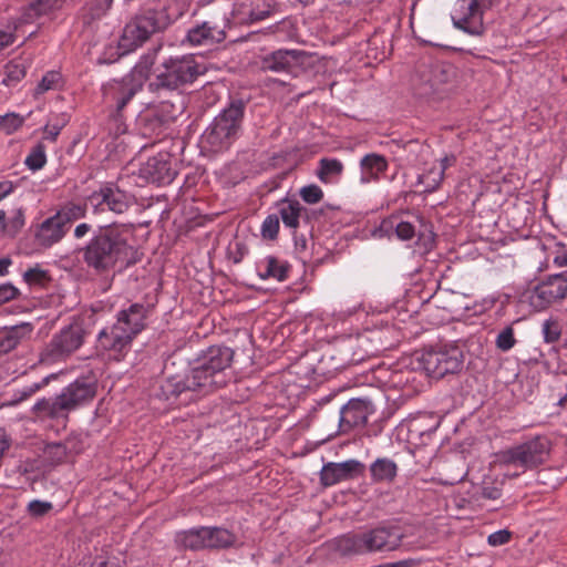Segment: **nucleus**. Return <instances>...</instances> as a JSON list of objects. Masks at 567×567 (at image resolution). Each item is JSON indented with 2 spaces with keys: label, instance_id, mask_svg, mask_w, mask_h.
Instances as JSON below:
<instances>
[{
  "label": "nucleus",
  "instance_id": "f257e3e1",
  "mask_svg": "<svg viewBox=\"0 0 567 567\" xmlns=\"http://www.w3.org/2000/svg\"><path fill=\"white\" fill-rule=\"evenodd\" d=\"M127 226L123 224H109L99 226L90 240L79 249L82 261L94 275L107 277L118 262L126 265L135 260L127 259L133 247L128 244Z\"/></svg>",
  "mask_w": 567,
  "mask_h": 567
},
{
  "label": "nucleus",
  "instance_id": "f03ea898",
  "mask_svg": "<svg viewBox=\"0 0 567 567\" xmlns=\"http://www.w3.org/2000/svg\"><path fill=\"white\" fill-rule=\"evenodd\" d=\"M404 538L396 525H380L360 533H348L333 540L334 550L342 556L393 551Z\"/></svg>",
  "mask_w": 567,
  "mask_h": 567
},
{
  "label": "nucleus",
  "instance_id": "7ed1b4c3",
  "mask_svg": "<svg viewBox=\"0 0 567 567\" xmlns=\"http://www.w3.org/2000/svg\"><path fill=\"white\" fill-rule=\"evenodd\" d=\"M202 73L192 54L169 56L157 66L147 89L157 100H165L169 94H178L182 86L193 83Z\"/></svg>",
  "mask_w": 567,
  "mask_h": 567
},
{
  "label": "nucleus",
  "instance_id": "20e7f679",
  "mask_svg": "<svg viewBox=\"0 0 567 567\" xmlns=\"http://www.w3.org/2000/svg\"><path fill=\"white\" fill-rule=\"evenodd\" d=\"M95 394V382L87 378H79L64 388L61 394L53 400L42 399L38 401L33 410L51 419L66 417L71 411L91 402Z\"/></svg>",
  "mask_w": 567,
  "mask_h": 567
},
{
  "label": "nucleus",
  "instance_id": "39448f33",
  "mask_svg": "<svg viewBox=\"0 0 567 567\" xmlns=\"http://www.w3.org/2000/svg\"><path fill=\"white\" fill-rule=\"evenodd\" d=\"M549 440L545 436H535L498 452L496 461L502 466L517 470L518 472L514 474L516 476L543 465L549 456Z\"/></svg>",
  "mask_w": 567,
  "mask_h": 567
},
{
  "label": "nucleus",
  "instance_id": "423d86ee",
  "mask_svg": "<svg viewBox=\"0 0 567 567\" xmlns=\"http://www.w3.org/2000/svg\"><path fill=\"white\" fill-rule=\"evenodd\" d=\"M246 104L234 100L224 109L204 133L205 142L214 151L228 148L238 137L241 128Z\"/></svg>",
  "mask_w": 567,
  "mask_h": 567
},
{
  "label": "nucleus",
  "instance_id": "0eeeda50",
  "mask_svg": "<svg viewBox=\"0 0 567 567\" xmlns=\"http://www.w3.org/2000/svg\"><path fill=\"white\" fill-rule=\"evenodd\" d=\"M167 25V17L157 9H144L124 27L118 45L125 52L132 51L147 41L151 35Z\"/></svg>",
  "mask_w": 567,
  "mask_h": 567
},
{
  "label": "nucleus",
  "instance_id": "6e6552de",
  "mask_svg": "<svg viewBox=\"0 0 567 567\" xmlns=\"http://www.w3.org/2000/svg\"><path fill=\"white\" fill-rule=\"evenodd\" d=\"M226 383V380L214 378L205 368L196 364L184 375H167L161 385L162 394L166 400L178 396L183 392L193 391L208 393Z\"/></svg>",
  "mask_w": 567,
  "mask_h": 567
},
{
  "label": "nucleus",
  "instance_id": "1a4fd4ad",
  "mask_svg": "<svg viewBox=\"0 0 567 567\" xmlns=\"http://www.w3.org/2000/svg\"><path fill=\"white\" fill-rule=\"evenodd\" d=\"M85 329L80 322H74L54 334L40 354V362L52 364L64 360L76 351L84 342Z\"/></svg>",
  "mask_w": 567,
  "mask_h": 567
},
{
  "label": "nucleus",
  "instance_id": "9d476101",
  "mask_svg": "<svg viewBox=\"0 0 567 567\" xmlns=\"http://www.w3.org/2000/svg\"><path fill=\"white\" fill-rule=\"evenodd\" d=\"M419 361L426 372L436 379L447 374H455L463 368V352L457 347L425 350Z\"/></svg>",
  "mask_w": 567,
  "mask_h": 567
},
{
  "label": "nucleus",
  "instance_id": "9b49d317",
  "mask_svg": "<svg viewBox=\"0 0 567 567\" xmlns=\"http://www.w3.org/2000/svg\"><path fill=\"white\" fill-rule=\"evenodd\" d=\"M416 76L421 94L429 95L445 91L456 78V69L447 62H422L417 66Z\"/></svg>",
  "mask_w": 567,
  "mask_h": 567
},
{
  "label": "nucleus",
  "instance_id": "f8f14e48",
  "mask_svg": "<svg viewBox=\"0 0 567 567\" xmlns=\"http://www.w3.org/2000/svg\"><path fill=\"white\" fill-rule=\"evenodd\" d=\"M495 0H460L452 13L455 28L471 34L481 35L484 32L483 13L492 8Z\"/></svg>",
  "mask_w": 567,
  "mask_h": 567
},
{
  "label": "nucleus",
  "instance_id": "ddd939ff",
  "mask_svg": "<svg viewBox=\"0 0 567 567\" xmlns=\"http://www.w3.org/2000/svg\"><path fill=\"white\" fill-rule=\"evenodd\" d=\"M87 202L92 206L94 214L105 210L123 214L130 207L128 195L112 183L105 184L100 189L93 192L89 196Z\"/></svg>",
  "mask_w": 567,
  "mask_h": 567
},
{
  "label": "nucleus",
  "instance_id": "4468645a",
  "mask_svg": "<svg viewBox=\"0 0 567 567\" xmlns=\"http://www.w3.org/2000/svg\"><path fill=\"white\" fill-rule=\"evenodd\" d=\"M307 53L301 50L279 49L261 56L257 63L262 72L293 73L303 63Z\"/></svg>",
  "mask_w": 567,
  "mask_h": 567
},
{
  "label": "nucleus",
  "instance_id": "2eb2a0df",
  "mask_svg": "<svg viewBox=\"0 0 567 567\" xmlns=\"http://www.w3.org/2000/svg\"><path fill=\"white\" fill-rule=\"evenodd\" d=\"M567 296V275L556 274L548 276L539 282L530 297L532 305L537 309H545L549 305Z\"/></svg>",
  "mask_w": 567,
  "mask_h": 567
},
{
  "label": "nucleus",
  "instance_id": "dca6fc26",
  "mask_svg": "<svg viewBox=\"0 0 567 567\" xmlns=\"http://www.w3.org/2000/svg\"><path fill=\"white\" fill-rule=\"evenodd\" d=\"M154 60L151 56H145L130 74L123 78L118 94L116 96V113L121 115L122 110L127 105L132 97L142 90L143 83L147 78V73Z\"/></svg>",
  "mask_w": 567,
  "mask_h": 567
},
{
  "label": "nucleus",
  "instance_id": "f3484780",
  "mask_svg": "<svg viewBox=\"0 0 567 567\" xmlns=\"http://www.w3.org/2000/svg\"><path fill=\"white\" fill-rule=\"evenodd\" d=\"M132 341L133 339L126 331L115 322L99 332L95 348L97 352H109L116 360H120L131 348Z\"/></svg>",
  "mask_w": 567,
  "mask_h": 567
},
{
  "label": "nucleus",
  "instance_id": "a211bd4d",
  "mask_svg": "<svg viewBox=\"0 0 567 567\" xmlns=\"http://www.w3.org/2000/svg\"><path fill=\"white\" fill-rule=\"evenodd\" d=\"M374 412L372 402L368 399H351L340 409L339 429L347 433L350 430L364 426L368 416Z\"/></svg>",
  "mask_w": 567,
  "mask_h": 567
},
{
  "label": "nucleus",
  "instance_id": "6ab92c4d",
  "mask_svg": "<svg viewBox=\"0 0 567 567\" xmlns=\"http://www.w3.org/2000/svg\"><path fill=\"white\" fill-rule=\"evenodd\" d=\"M140 176L148 183L166 185L171 184L176 171L172 167L171 155L168 153H158L150 157L140 168Z\"/></svg>",
  "mask_w": 567,
  "mask_h": 567
},
{
  "label": "nucleus",
  "instance_id": "aec40b11",
  "mask_svg": "<svg viewBox=\"0 0 567 567\" xmlns=\"http://www.w3.org/2000/svg\"><path fill=\"white\" fill-rule=\"evenodd\" d=\"M364 465L357 460L342 463H328L320 472V481L324 486H332L339 482L363 474Z\"/></svg>",
  "mask_w": 567,
  "mask_h": 567
},
{
  "label": "nucleus",
  "instance_id": "412c9836",
  "mask_svg": "<svg viewBox=\"0 0 567 567\" xmlns=\"http://www.w3.org/2000/svg\"><path fill=\"white\" fill-rule=\"evenodd\" d=\"M152 308L143 303H132L127 309L121 310L116 316V322L134 340L146 327V319Z\"/></svg>",
  "mask_w": 567,
  "mask_h": 567
},
{
  "label": "nucleus",
  "instance_id": "4be33fe9",
  "mask_svg": "<svg viewBox=\"0 0 567 567\" xmlns=\"http://www.w3.org/2000/svg\"><path fill=\"white\" fill-rule=\"evenodd\" d=\"M234 352L227 347H210L196 362L214 378L226 380L224 371L230 365Z\"/></svg>",
  "mask_w": 567,
  "mask_h": 567
},
{
  "label": "nucleus",
  "instance_id": "5701e85b",
  "mask_svg": "<svg viewBox=\"0 0 567 567\" xmlns=\"http://www.w3.org/2000/svg\"><path fill=\"white\" fill-rule=\"evenodd\" d=\"M34 330L31 322H21L11 327H6L0 332V358L10 353L19 344L29 340Z\"/></svg>",
  "mask_w": 567,
  "mask_h": 567
},
{
  "label": "nucleus",
  "instance_id": "b1692460",
  "mask_svg": "<svg viewBox=\"0 0 567 567\" xmlns=\"http://www.w3.org/2000/svg\"><path fill=\"white\" fill-rule=\"evenodd\" d=\"M68 233L64 225L53 215L43 220L37 228L34 237L37 243L49 248L59 243Z\"/></svg>",
  "mask_w": 567,
  "mask_h": 567
},
{
  "label": "nucleus",
  "instance_id": "393cba45",
  "mask_svg": "<svg viewBox=\"0 0 567 567\" xmlns=\"http://www.w3.org/2000/svg\"><path fill=\"white\" fill-rule=\"evenodd\" d=\"M226 38L223 29L212 25L210 22H203L187 32L186 41L192 45H207L220 43Z\"/></svg>",
  "mask_w": 567,
  "mask_h": 567
},
{
  "label": "nucleus",
  "instance_id": "a878e982",
  "mask_svg": "<svg viewBox=\"0 0 567 567\" xmlns=\"http://www.w3.org/2000/svg\"><path fill=\"white\" fill-rule=\"evenodd\" d=\"M361 182L368 184L380 179V175L388 169V161L375 153L367 154L360 161Z\"/></svg>",
  "mask_w": 567,
  "mask_h": 567
},
{
  "label": "nucleus",
  "instance_id": "bb28decb",
  "mask_svg": "<svg viewBox=\"0 0 567 567\" xmlns=\"http://www.w3.org/2000/svg\"><path fill=\"white\" fill-rule=\"evenodd\" d=\"M68 0H34L21 16L23 23H30L39 17L51 14L64 8Z\"/></svg>",
  "mask_w": 567,
  "mask_h": 567
},
{
  "label": "nucleus",
  "instance_id": "cd10ccee",
  "mask_svg": "<svg viewBox=\"0 0 567 567\" xmlns=\"http://www.w3.org/2000/svg\"><path fill=\"white\" fill-rule=\"evenodd\" d=\"M371 480L374 483H392L398 475V464L389 457H379L370 465Z\"/></svg>",
  "mask_w": 567,
  "mask_h": 567
},
{
  "label": "nucleus",
  "instance_id": "c85d7f7f",
  "mask_svg": "<svg viewBox=\"0 0 567 567\" xmlns=\"http://www.w3.org/2000/svg\"><path fill=\"white\" fill-rule=\"evenodd\" d=\"M378 349H373L365 336H357L350 338L346 344V351L350 353L348 361L350 363H359L365 358L374 354Z\"/></svg>",
  "mask_w": 567,
  "mask_h": 567
},
{
  "label": "nucleus",
  "instance_id": "c756f323",
  "mask_svg": "<svg viewBox=\"0 0 567 567\" xmlns=\"http://www.w3.org/2000/svg\"><path fill=\"white\" fill-rule=\"evenodd\" d=\"M206 549L227 548L234 545L236 537L233 533L220 527H203Z\"/></svg>",
  "mask_w": 567,
  "mask_h": 567
},
{
  "label": "nucleus",
  "instance_id": "7c9ffc66",
  "mask_svg": "<svg viewBox=\"0 0 567 567\" xmlns=\"http://www.w3.org/2000/svg\"><path fill=\"white\" fill-rule=\"evenodd\" d=\"M175 543L177 547L190 550L206 549V539L203 527L183 530L176 534Z\"/></svg>",
  "mask_w": 567,
  "mask_h": 567
},
{
  "label": "nucleus",
  "instance_id": "2f4dec72",
  "mask_svg": "<svg viewBox=\"0 0 567 567\" xmlns=\"http://www.w3.org/2000/svg\"><path fill=\"white\" fill-rule=\"evenodd\" d=\"M305 208L298 200L285 199L279 208V217L286 227L297 229L299 227V218Z\"/></svg>",
  "mask_w": 567,
  "mask_h": 567
},
{
  "label": "nucleus",
  "instance_id": "473e14b6",
  "mask_svg": "<svg viewBox=\"0 0 567 567\" xmlns=\"http://www.w3.org/2000/svg\"><path fill=\"white\" fill-rule=\"evenodd\" d=\"M343 172V164L337 158H321L317 177L324 184L333 183Z\"/></svg>",
  "mask_w": 567,
  "mask_h": 567
},
{
  "label": "nucleus",
  "instance_id": "72a5a7b5",
  "mask_svg": "<svg viewBox=\"0 0 567 567\" xmlns=\"http://www.w3.org/2000/svg\"><path fill=\"white\" fill-rule=\"evenodd\" d=\"M113 0H89L81 10V17L85 25L101 19L110 9Z\"/></svg>",
  "mask_w": 567,
  "mask_h": 567
},
{
  "label": "nucleus",
  "instance_id": "f704fd0d",
  "mask_svg": "<svg viewBox=\"0 0 567 567\" xmlns=\"http://www.w3.org/2000/svg\"><path fill=\"white\" fill-rule=\"evenodd\" d=\"M86 213V204L81 205L76 203H68L55 213V216L56 219H59L64 225V227L69 229V226L73 221L84 218Z\"/></svg>",
  "mask_w": 567,
  "mask_h": 567
},
{
  "label": "nucleus",
  "instance_id": "c9c22d12",
  "mask_svg": "<svg viewBox=\"0 0 567 567\" xmlns=\"http://www.w3.org/2000/svg\"><path fill=\"white\" fill-rule=\"evenodd\" d=\"M265 270L260 272L261 279L274 278L277 281H285L288 277L289 265L287 262L279 261L274 256H268L265 259Z\"/></svg>",
  "mask_w": 567,
  "mask_h": 567
},
{
  "label": "nucleus",
  "instance_id": "e433bc0d",
  "mask_svg": "<svg viewBox=\"0 0 567 567\" xmlns=\"http://www.w3.org/2000/svg\"><path fill=\"white\" fill-rule=\"evenodd\" d=\"M68 113L52 114L43 128L44 138L55 142L61 130L69 123Z\"/></svg>",
  "mask_w": 567,
  "mask_h": 567
},
{
  "label": "nucleus",
  "instance_id": "4c0bfd02",
  "mask_svg": "<svg viewBox=\"0 0 567 567\" xmlns=\"http://www.w3.org/2000/svg\"><path fill=\"white\" fill-rule=\"evenodd\" d=\"M443 179V171L432 167L426 173L419 175L416 185L423 186V193H433L440 187Z\"/></svg>",
  "mask_w": 567,
  "mask_h": 567
},
{
  "label": "nucleus",
  "instance_id": "58836bf2",
  "mask_svg": "<svg viewBox=\"0 0 567 567\" xmlns=\"http://www.w3.org/2000/svg\"><path fill=\"white\" fill-rule=\"evenodd\" d=\"M504 480L486 477L482 482L481 495L485 499L496 501L501 498Z\"/></svg>",
  "mask_w": 567,
  "mask_h": 567
},
{
  "label": "nucleus",
  "instance_id": "ea45409f",
  "mask_svg": "<svg viewBox=\"0 0 567 567\" xmlns=\"http://www.w3.org/2000/svg\"><path fill=\"white\" fill-rule=\"evenodd\" d=\"M62 75L58 71H49L47 72L38 86L35 87V95L43 94L50 90H56L61 86Z\"/></svg>",
  "mask_w": 567,
  "mask_h": 567
},
{
  "label": "nucleus",
  "instance_id": "a19ab883",
  "mask_svg": "<svg viewBox=\"0 0 567 567\" xmlns=\"http://www.w3.org/2000/svg\"><path fill=\"white\" fill-rule=\"evenodd\" d=\"M24 163L31 171L41 169L47 163L45 146L42 143L37 144Z\"/></svg>",
  "mask_w": 567,
  "mask_h": 567
},
{
  "label": "nucleus",
  "instance_id": "79ce46f5",
  "mask_svg": "<svg viewBox=\"0 0 567 567\" xmlns=\"http://www.w3.org/2000/svg\"><path fill=\"white\" fill-rule=\"evenodd\" d=\"M66 446L62 443L47 444L43 451L44 458L52 465L63 462L66 457Z\"/></svg>",
  "mask_w": 567,
  "mask_h": 567
},
{
  "label": "nucleus",
  "instance_id": "37998d69",
  "mask_svg": "<svg viewBox=\"0 0 567 567\" xmlns=\"http://www.w3.org/2000/svg\"><path fill=\"white\" fill-rule=\"evenodd\" d=\"M25 76V69L19 63H8L4 68L2 83L7 86L18 83Z\"/></svg>",
  "mask_w": 567,
  "mask_h": 567
},
{
  "label": "nucleus",
  "instance_id": "c03bdc74",
  "mask_svg": "<svg viewBox=\"0 0 567 567\" xmlns=\"http://www.w3.org/2000/svg\"><path fill=\"white\" fill-rule=\"evenodd\" d=\"M542 332L544 336V340L547 343L557 342L561 336V328L557 320L547 319L544 321L542 326Z\"/></svg>",
  "mask_w": 567,
  "mask_h": 567
},
{
  "label": "nucleus",
  "instance_id": "a18cd8bd",
  "mask_svg": "<svg viewBox=\"0 0 567 567\" xmlns=\"http://www.w3.org/2000/svg\"><path fill=\"white\" fill-rule=\"evenodd\" d=\"M279 231V216L269 215L266 217L261 225V236L265 239L274 240L277 238Z\"/></svg>",
  "mask_w": 567,
  "mask_h": 567
},
{
  "label": "nucleus",
  "instance_id": "49530a36",
  "mask_svg": "<svg viewBox=\"0 0 567 567\" xmlns=\"http://www.w3.org/2000/svg\"><path fill=\"white\" fill-rule=\"evenodd\" d=\"M495 343L497 349H499L501 351L511 350L516 343V339L514 337V329L511 326L504 328L497 334Z\"/></svg>",
  "mask_w": 567,
  "mask_h": 567
},
{
  "label": "nucleus",
  "instance_id": "de8ad7c7",
  "mask_svg": "<svg viewBox=\"0 0 567 567\" xmlns=\"http://www.w3.org/2000/svg\"><path fill=\"white\" fill-rule=\"evenodd\" d=\"M24 122V117L16 113H9L0 116V128L7 134L17 131Z\"/></svg>",
  "mask_w": 567,
  "mask_h": 567
},
{
  "label": "nucleus",
  "instance_id": "09e8293b",
  "mask_svg": "<svg viewBox=\"0 0 567 567\" xmlns=\"http://www.w3.org/2000/svg\"><path fill=\"white\" fill-rule=\"evenodd\" d=\"M299 194L307 204H317L323 198L322 189L316 184L303 186Z\"/></svg>",
  "mask_w": 567,
  "mask_h": 567
},
{
  "label": "nucleus",
  "instance_id": "8fccbe9b",
  "mask_svg": "<svg viewBox=\"0 0 567 567\" xmlns=\"http://www.w3.org/2000/svg\"><path fill=\"white\" fill-rule=\"evenodd\" d=\"M23 278L29 285H43L49 280L48 272L39 267L28 269Z\"/></svg>",
  "mask_w": 567,
  "mask_h": 567
},
{
  "label": "nucleus",
  "instance_id": "3c124183",
  "mask_svg": "<svg viewBox=\"0 0 567 567\" xmlns=\"http://www.w3.org/2000/svg\"><path fill=\"white\" fill-rule=\"evenodd\" d=\"M53 508L52 503L34 499L28 504V513L33 517H42Z\"/></svg>",
  "mask_w": 567,
  "mask_h": 567
},
{
  "label": "nucleus",
  "instance_id": "603ef678",
  "mask_svg": "<svg viewBox=\"0 0 567 567\" xmlns=\"http://www.w3.org/2000/svg\"><path fill=\"white\" fill-rule=\"evenodd\" d=\"M24 225V216L21 209H18L16 215L7 223V230L3 233L14 236Z\"/></svg>",
  "mask_w": 567,
  "mask_h": 567
},
{
  "label": "nucleus",
  "instance_id": "864d4df0",
  "mask_svg": "<svg viewBox=\"0 0 567 567\" xmlns=\"http://www.w3.org/2000/svg\"><path fill=\"white\" fill-rule=\"evenodd\" d=\"M512 538V533L507 529H499L497 532L492 533L487 537V543L491 546H502L507 544Z\"/></svg>",
  "mask_w": 567,
  "mask_h": 567
},
{
  "label": "nucleus",
  "instance_id": "5fc2aeb1",
  "mask_svg": "<svg viewBox=\"0 0 567 567\" xmlns=\"http://www.w3.org/2000/svg\"><path fill=\"white\" fill-rule=\"evenodd\" d=\"M19 296V290L13 285L7 282L0 285V306L14 300Z\"/></svg>",
  "mask_w": 567,
  "mask_h": 567
},
{
  "label": "nucleus",
  "instance_id": "6e6d98bb",
  "mask_svg": "<svg viewBox=\"0 0 567 567\" xmlns=\"http://www.w3.org/2000/svg\"><path fill=\"white\" fill-rule=\"evenodd\" d=\"M395 234L401 240H410L414 237V226L408 221H401L395 226Z\"/></svg>",
  "mask_w": 567,
  "mask_h": 567
},
{
  "label": "nucleus",
  "instance_id": "4d7b16f0",
  "mask_svg": "<svg viewBox=\"0 0 567 567\" xmlns=\"http://www.w3.org/2000/svg\"><path fill=\"white\" fill-rule=\"evenodd\" d=\"M47 383H48V378L43 379L42 382H40V383H33L29 386L23 388V390L21 391L20 399L21 400L27 399L28 396L35 393L41 386L45 385Z\"/></svg>",
  "mask_w": 567,
  "mask_h": 567
},
{
  "label": "nucleus",
  "instance_id": "13d9d810",
  "mask_svg": "<svg viewBox=\"0 0 567 567\" xmlns=\"http://www.w3.org/2000/svg\"><path fill=\"white\" fill-rule=\"evenodd\" d=\"M419 564H420V560L413 559V558H409V559L399 560V561H395V563L383 564V565H381L379 567H415Z\"/></svg>",
  "mask_w": 567,
  "mask_h": 567
},
{
  "label": "nucleus",
  "instance_id": "bf43d9fd",
  "mask_svg": "<svg viewBox=\"0 0 567 567\" xmlns=\"http://www.w3.org/2000/svg\"><path fill=\"white\" fill-rule=\"evenodd\" d=\"M91 230V225L87 223H81L74 228V237L76 239L83 238Z\"/></svg>",
  "mask_w": 567,
  "mask_h": 567
},
{
  "label": "nucleus",
  "instance_id": "052dcab7",
  "mask_svg": "<svg viewBox=\"0 0 567 567\" xmlns=\"http://www.w3.org/2000/svg\"><path fill=\"white\" fill-rule=\"evenodd\" d=\"M13 188L14 185L12 182H0V200L4 198L7 195H9L13 190Z\"/></svg>",
  "mask_w": 567,
  "mask_h": 567
},
{
  "label": "nucleus",
  "instance_id": "680f3d73",
  "mask_svg": "<svg viewBox=\"0 0 567 567\" xmlns=\"http://www.w3.org/2000/svg\"><path fill=\"white\" fill-rule=\"evenodd\" d=\"M455 163V156H445L441 159L440 167H436L437 171H443V175L447 167L452 166Z\"/></svg>",
  "mask_w": 567,
  "mask_h": 567
},
{
  "label": "nucleus",
  "instance_id": "e2e57ef3",
  "mask_svg": "<svg viewBox=\"0 0 567 567\" xmlns=\"http://www.w3.org/2000/svg\"><path fill=\"white\" fill-rule=\"evenodd\" d=\"M13 43V35L3 31H0V50L4 47Z\"/></svg>",
  "mask_w": 567,
  "mask_h": 567
},
{
  "label": "nucleus",
  "instance_id": "0e129e2a",
  "mask_svg": "<svg viewBox=\"0 0 567 567\" xmlns=\"http://www.w3.org/2000/svg\"><path fill=\"white\" fill-rule=\"evenodd\" d=\"M11 265L10 258L0 259V276H4L8 272V268Z\"/></svg>",
  "mask_w": 567,
  "mask_h": 567
},
{
  "label": "nucleus",
  "instance_id": "69168bd1",
  "mask_svg": "<svg viewBox=\"0 0 567 567\" xmlns=\"http://www.w3.org/2000/svg\"><path fill=\"white\" fill-rule=\"evenodd\" d=\"M555 262L560 267L567 266V252L556 256Z\"/></svg>",
  "mask_w": 567,
  "mask_h": 567
},
{
  "label": "nucleus",
  "instance_id": "338daca9",
  "mask_svg": "<svg viewBox=\"0 0 567 567\" xmlns=\"http://www.w3.org/2000/svg\"><path fill=\"white\" fill-rule=\"evenodd\" d=\"M269 14L268 11H260V12H252L251 16L254 18V20H264L265 18H267Z\"/></svg>",
  "mask_w": 567,
  "mask_h": 567
},
{
  "label": "nucleus",
  "instance_id": "774afa93",
  "mask_svg": "<svg viewBox=\"0 0 567 567\" xmlns=\"http://www.w3.org/2000/svg\"><path fill=\"white\" fill-rule=\"evenodd\" d=\"M95 565H96L95 567H116L115 564L109 563V561H105V560H100Z\"/></svg>",
  "mask_w": 567,
  "mask_h": 567
}]
</instances>
